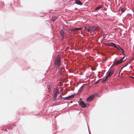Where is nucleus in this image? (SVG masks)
Instances as JSON below:
<instances>
[{"label":"nucleus","mask_w":134,"mask_h":134,"mask_svg":"<svg viewBox=\"0 0 134 134\" xmlns=\"http://www.w3.org/2000/svg\"><path fill=\"white\" fill-rule=\"evenodd\" d=\"M85 30L87 31L89 33H91L92 32H94L96 30L97 28L95 26L85 27H84Z\"/></svg>","instance_id":"1"},{"label":"nucleus","mask_w":134,"mask_h":134,"mask_svg":"<svg viewBox=\"0 0 134 134\" xmlns=\"http://www.w3.org/2000/svg\"><path fill=\"white\" fill-rule=\"evenodd\" d=\"M61 62V60L60 57L59 55H58L56 58L55 61L54 62V63L57 66H59Z\"/></svg>","instance_id":"2"},{"label":"nucleus","mask_w":134,"mask_h":134,"mask_svg":"<svg viewBox=\"0 0 134 134\" xmlns=\"http://www.w3.org/2000/svg\"><path fill=\"white\" fill-rule=\"evenodd\" d=\"M53 93V98L54 100H56L57 94L59 93L58 90L57 89L54 88Z\"/></svg>","instance_id":"3"},{"label":"nucleus","mask_w":134,"mask_h":134,"mask_svg":"<svg viewBox=\"0 0 134 134\" xmlns=\"http://www.w3.org/2000/svg\"><path fill=\"white\" fill-rule=\"evenodd\" d=\"M109 45L110 46L114 47L118 49L119 50H120V49H121V50L122 51V53L124 52V50L121 48L119 46H118V47L114 43H110V44H109Z\"/></svg>","instance_id":"4"},{"label":"nucleus","mask_w":134,"mask_h":134,"mask_svg":"<svg viewBox=\"0 0 134 134\" xmlns=\"http://www.w3.org/2000/svg\"><path fill=\"white\" fill-rule=\"evenodd\" d=\"M124 57H123L119 61L116 62H113V65H117L121 63H122L123 62L124 60H125V59L124 60Z\"/></svg>","instance_id":"5"},{"label":"nucleus","mask_w":134,"mask_h":134,"mask_svg":"<svg viewBox=\"0 0 134 134\" xmlns=\"http://www.w3.org/2000/svg\"><path fill=\"white\" fill-rule=\"evenodd\" d=\"M75 95V94H73L67 97H65L64 98V99L68 100H70L71 98H74Z\"/></svg>","instance_id":"6"},{"label":"nucleus","mask_w":134,"mask_h":134,"mask_svg":"<svg viewBox=\"0 0 134 134\" xmlns=\"http://www.w3.org/2000/svg\"><path fill=\"white\" fill-rule=\"evenodd\" d=\"M80 105L83 108H85L86 107V104L83 101H80Z\"/></svg>","instance_id":"7"},{"label":"nucleus","mask_w":134,"mask_h":134,"mask_svg":"<svg viewBox=\"0 0 134 134\" xmlns=\"http://www.w3.org/2000/svg\"><path fill=\"white\" fill-rule=\"evenodd\" d=\"M60 34L62 36L63 39L64 38L65 36V32L64 30H61L60 31Z\"/></svg>","instance_id":"8"},{"label":"nucleus","mask_w":134,"mask_h":134,"mask_svg":"<svg viewBox=\"0 0 134 134\" xmlns=\"http://www.w3.org/2000/svg\"><path fill=\"white\" fill-rule=\"evenodd\" d=\"M94 98H95V96L94 95L92 94L87 98L86 100H93Z\"/></svg>","instance_id":"9"},{"label":"nucleus","mask_w":134,"mask_h":134,"mask_svg":"<svg viewBox=\"0 0 134 134\" xmlns=\"http://www.w3.org/2000/svg\"><path fill=\"white\" fill-rule=\"evenodd\" d=\"M75 3L77 4L80 5H82L83 4L79 0H75Z\"/></svg>","instance_id":"10"},{"label":"nucleus","mask_w":134,"mask_h":134,"mask_svg":"<svg viewBox=\"0 0 134 134\" xmlns=\"http://www.w3.org/2000/svg\"><path fill=\"white\" fill-rule=\"evenodd\" d=\"M113 70H111V71H110L109 72L108 74V75L107 76L108 77H110L111 75H113Z\"/></svg>","instance_id":"11"},{"label":"nucleus","mask_w":134,"mask_h":134,"mask_svg":"<svg viewBox=\"0 0 134 134\" xmlns=\"http://www.w3.org/2000/svg\"><path fill=\"white\" fill-rule=\"evenodd\" d=\"M82 29V28H74L71 29L72 31H74L75 30H81Z\"/></svg>","instance_id":"12"},{"label":"nucleus","mask_w":134,"mask_h":134,"mask_svg":"<svg viewBox=\"0 0 134 134\" xmlns=\"http://www.w3.org/2000/svg\"><path fill=\"white\" fill-rule=\"evenodd\" d=\"M64 71V69L63 68H62L60 69L59 71V73L60 74H62V72Z\"/></svg>","instance_id":"13"},{"label":"nucleus","mask_w":134,"mask_h":134,"mask_svg":"<svg viewBox=\"0 0 134 134\" xmlns=\"http://www.w3.org/2000/svg\"><path fill=\"white\" fill-rule=\"evenodd\" d=\"M103 7V6L102 5H100L99 6L97 7H96V9H95V10H97L98 9H100V8H101Z\"/></svg>","instance_id":"14"},{"label":"nucleus","mask_w":134,"mask_h":134,"mask_svg":"<svg viewBox=\"0 0 134 134\" xmlns=\"http://www.w3.org/2000/svg\"><path fill=\"white\" fill-rule=\"evenodd\" d=\"M108 78V77L107 76H106L105 78L104 79H103V80H102V82L103 83H104L105 82V81Z\"/></svg>","instance_id":"15"},{"label":"nucleus","mask_w":134,"mask_h":134,"mask_svg":"<svg viewBox=\"0 0 134 134\" xmlns=\"http://www.w3.org/2000/svg\"><path fill=\"white\" fill-rule=\"evenodd\" d=\"M121 11L122 12H124L125 10V8H122L121 10Z\"/></svg>","instance_id":"16"},{"label":"nucleus","mask_w":134,"mask_h":134,"mask_svg":"<svg viewBox=\"0 0 134 134\" xmlns=\"http://www.w3.org/2000/svg\"><path fill=\"white\" fill-rule=\"evenodd\" d=\"M83 86H82L80 88V89L81 90H82L83 89Z\"/></svg>","instance_id":"17"},{"label":"nucleus","mask_w":134,"mask_h":134,"mask_svg":"<svg viewBox=\"0 0 134 134\" xmlns=\"http://www.w3.org/2000/svg\"><path fill=\"white\" fill-rule=\"evenodd\" d=\"M48 89L49 91V92L50 91V86L49 87H48Z\"/></svg>","instance_id":"18"},{"label":"nucleus","mask_w":134,"mask_h":134,"mask_svg":"<svg viewBox=\"0 0 134 134\" xmlns=\"http://www.w3.org/2000/svg\"><path fill=\"white\" fill-rule=\"evenodd\" d=\"M99 82V81H98L96 82V84H97L98 83V82Z\"/></svg>","instance_id":"19"},{"label":"nucleus","mask_w":134,"mask_h":134,"mask_svg":"<svg viewBox=\"0 0 134 134\" xmlns=\"http://www.w3.org/2000/svg\"><path fill=\"white\" fill-rule=\"evenodd\" d=\"M126 65H126L124 66L123 67H125L126 66Z\"/></svg>","instance_id":"20"},{"label":"nucleus","mask_w":134,"mask_h":134,"mask_svg":"<svg viewBox=\"0 0 134 134\" xmlns=\"http://www.w3.org/2000/svg\"><path fill=\"white\" fill-rule=\"evenodd\" d=\"M132 78L133 79H134V77H132Z\"/></svg>","instance_id":"21"},{"label":"nucleus","mask_w":134,"mask_h":134,"mask_svg":"<svg viewBox=\"0 0 134 134\" xmlns=\"http://www.w3.org/2000/svg\"><path fill=\"white\" fill-rule=\"evenodd\" d=\"M72 101H71L70 103H72Z\"/></svg>","instance_id":"22"},{"label":"nucleus","mask_w":134,"mask_h":134,"mask_svg":"<svg viewBox=\"0 0 134 134\" xmlns=\"http://www.w3.org/2000/svg\"><path fill=\"white\" fill-rule=\"evenodd\" d=\"M57 19V18H56H56H55V19Z\"/></svg>","instance_id":"23"}]
</instances>
